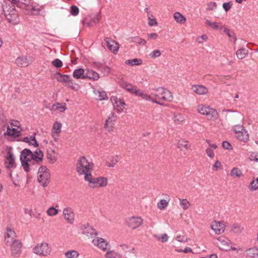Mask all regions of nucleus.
I'll list each match as a JSON object with an SVG mask.
<instances>
[{"label":"nucleus","mask_w":258,"mask_h":258,"mask_svg":"<svg viewBox=\"0 0 258 258\" xmlns=\"http://www.w3.org/2000/svg\"><path fill=\"white\" fill-rule=\"evenodd\" d=\"M119 84L121 88L124 89L128 92L135 94L136 96H140L143 99L151 101L153 103H155L162 106L164 105L163 103H161L157 100L152 99L150 95L144 93L141 90L137 89L136 86H133L131 84L128 83L124 80L119 81Z\"/></svg>","instance_id":"nucleus-1"},{"label":"nucleus","mask_w":258,"mask_h":258,"mask_svg":"<svg viewBox=\"0 0 258 258\" xmlns=\"http://www.w3.org/2000/svg\"><path fill=\"white\" fill-rule=\"evenodd\" d=\"M93 164L89 162L85 156H81L77 160L76 171L79 175L91 174V171L93 168Z\"/></svg>","instance_id":"nucleus-2"},{"label":"nucleus","mask_w":258,"mask_h":258,"mask_svg":"<svg viewBox=\"0 0 258 258\" xmlns=\"http://www.w3.org/2000/svg\"><path fill=\"white\" fill-rule=\"evenodd\" d=\"M5 17L9 23L12 25H18L20 22L18 12L14 5L6 6L4 9Z\"/></svg>","instance_id":"nucleus-3"},{"label":"nucleus","mask_w":258,"mask_h":258,"mask_svg":"<svg viewBox=\"0 0 258 258\" xmlns=\"http://www.w3.org/2000/svg\"><path fill=\"white\" fill-rule=\"evenodd\" d=\"M85 180L88 182V185L91 188H94L97 186L104 187L107 185L108 180L106 177H94L92 174H86Z\"/></svg>","instance_id":"nucleus-4"},{"label":"nucleus","mask_w":258,"mask_h":258,"mask_svg":"<svg viewBox=\"0 0 258 258\" xmlns=\"http://www.w3.org/2000/svg\"><path fill=\"white\" fill-rule=\"evenodd\" d=\"M152 95L155 97L159 100L170 102L173 99V96L171 93L168 90L159 87L154 90Z\"/></svg>","instance_id":"nucleus-5"},{"label":"nucleus","mask_w":258,"mask_h":258,"mask_svg":"<svg viewBox=\"0 0 258 258\" xmlns=\"http://www.w3.org/2000/svg\"><path fill=\"white\" fill-rule=\"evenodd\" d=\"M198 109L201 114L208 116L209 119L211 120H214L218 118V114L215 109L200 105L198 107Z\"/></svg>","instance_id":"nucleus-6"},{"label":"nucleus","mask_w":258,"mask_h":258,"mask_svg":"<svg viewBox=\"0 0 258 258\" xmlns=\"http://www.w3.org/2000/svg\"><path fill=\"white\" fill-rule=\"evenodd\" d=\"M51 248L47 243L37 244L33 248L35 253L42 256H47L51 253Z\"/></svg>","instance_id":"nucleus-7"},{"label":"nucleus","mask_w":258,"mask_h":258,"mask_svg":"<svg viewBox=\"0 0 258 258\" xmlns=\"http://www.w3.org/2000/svg\"><path fill=\"white\" fill-rule=\"evenodd\" d=\"M39 154V156L33 154L32 152L28 149L23 150V157L25 158H26V155H30L31 162L33 161V162L35 163L37 165L40 164L43 159V154L42 151H40Z\"/></svg>","instance_id":"nucleus-8"},{"label":"nucleus","mask_w":258,"mask_h":258,"mask_svg":"<svg viewBox=\"0 0 258 258\" xmlns=\"http://www.w3.org/2000/svg\"><path fill=\"white\" fill-rule=\"evenodd\" d=\"M127 226L132 229H136L143 223V219L140 216H133L126 221Z\"/></svg>","instance_id":"nucleus-9"},{"label":"nucleus","mask_w":258,"mask_h":258,"mask_svg":"<svg viewBox=\"0 0 258 258\" xmlns=\"http://www.w3.org/2000/svg\"><path fill=\"white\" fill-rule=\"evenodd\" d=\"M5 165L8 169H10L16 167L15 157L11 150H9L7 152L5 160Z\"/></svg>","instance_id":"nucleus-10"},{"label":"nucleus","mask_w":258,"mask_h":258,"mask_svg":"<svg viewBox=\"0 0 258 258\" xmlns=\"http://www.w3.org/2000/svg\"><path fill=\"white\" fill-rule=\"evenodd\" d=\"M218 240L219 241L218 246L221 250L227 251L230 250L231 242L228 238L224 236H220L218 238Z\"/></svg>","instance_id":"nucleus-11"},{"label":"nucleus","mask_w":258,"mask_h":258,"mask_svg":"<svg viewBox=\"0 0 258 258\" xmlns=\"http://www.w3.org/2000/svg\"><path fill=\"white\" fill-rule=\"evenodd\" d=\"M80 229L82 233L88 237L92 238L93 236L97 235V233L95 229L88 223L81 225Z\"/></svg>","instance_id":"nucleus-12"},{"label":"nucleus","mask_w":258,"mask_h":258,"mask_svg":"<svg viewBox=\"0 0 258 258\" xmlns=\"http://www.w3.org/2000/svg\"><path fill=\"white\" fill-rule=\"evenodd\" d=\"M93 243L97 246L99 248L103 251H106L109 249L110 245L104 239L101 237H97L92 241Z\"/></svg>","instance_id":"nucleus-13"},{"label":"nucleus","mask_w":258,"mask_h":258,"mask_svg":"<svg viewBox=\"0 0 258 258\" xmlns=\"http://www.w3.org/2000/svg\"><path fill=\"white\" fill-rule=\"evenodd\" d=\"M10 245L12 255L14 256H18L21 252L22 246L21 242L19 240H15Z\"/></svg>","instance_id":"nucleus-14"},{"label":"nucleus","mask_w":258,"mask_h":258,"mask_svg":"<svg viewBox=\"0 0 258 258\" xmlns=\"http://www.w3.org/2000/svg\"><path fill=\"white\" fill-rule=\"evenodd\" d=\"M116 118V115L114 113H110L108 118L105 121L104 127L106 130L109 132L112 131L114 122L115 121Z\"/></svg>","instance_id":"nucleus-15"},{"label":"nucleus","mask_w":258,"mask_h":258,"mask_svg":"<svg viewBox=\"0 0 258 258\" xmlns=\"http://www.w3.org/2000/svg\"><path fill=\"white\" fill-rule=\"evenodd\" d=\"M26 158L23 157V150L21 153L20 161L22 166L25 172H28L30 171V165L29 162H31L30 155H26Z\"/></svg>","instance_id":"nucleus-16"},{"label":"nucleus","mask_w":258,"mask_h":258,"mask_svg":"<svg viewBox=\"0 0 258 258\" xmlns=\"http://www.w3.org/2000/svg\"><path fill=\"white\" fill-rule=\"evenodd\" d=\"M32 60L27 56L18 57L15 61L16 64L20 67H26L32 63Z\"/></svg>","instance_id":"nucleus-17"},{"label":"nucleus","mask_w":258,"mask_h":258,"mask_svg":"<svg viewBox=\"0 0 258 258\" xmlns=\"http://www.w3.org/2000/svg\"><path fill=\"white\" fill-rule=\"evenodd\" d=\"M15 232L11 229H7V232L5 234V242L7 245H10L14 240Z\"/></svg>","instance_id":"nucleus-18"},{"label":"nucleus","mask_w":258,"mask_h":258,"mask_svg":"<svg viewBox=\"0 0 258 258\" xmlns=\"http://www.w3.org/2000/svg\"><path fill=\"white\" fill-rule=\"evenodd\" d=\"M50 176V175L49 172H45L43 174L39 173V176L37 179L38 181L43 187H45L47 185V184L49 182Z\"/></svg>","instance_id":"nucleus-19"},{"label":"nucleus","mask_w":258,"mask_h":258,"mask_svg":"<svg viewBox=\"0 0 258 258\" xmlns=\"http://www.w3.org/2000/svg\"><path fill=\"white\" fill-rule=\"evenodd\" d=\"M104 41L110 50L112 51L113 53H116L118 51L119 47L117 46L118 44L115 41L107 37L104 39Z\"/></svg>","instance_id":"nucleus-20"},{"label":"nucleus","mask_w":258,"mask_h":258,"mask_svg":"<svg viewBox=\"0 0 258 258\" xmlns=\"http://www.w3.org/2000/svg\"><path fill=\"white\" fill-rule=\"evenodd\" d=\"M75 221V213L70 207L66 208V222L70 224H73Z\"/></svg>","instance_id":"nucleus-21"},{"label":"nucleus","mask_w":258,"mask_h":258,"mask_svg":"<svg viewBox=\"0 0 258 258\" xmlns=\"http://www.w3.org/2000/svg\"><path fill=\"white\" fill-rule=\"evenodd\" d=\"M211 228L216 234H219L224 231V225L223 223L214 221L211 225Z\"/></svg>","instance_id":"nucleus-22"},{"label":"nucleus","mask_w":258,"mask_h":258,"mask_svg":"<svg viewBox=\"0 0 258 258\" xmlns=\"http://www.w3.org/2000/svg\"><path fill=\"white\" fill-rule=\"evenodd\" d=\"M99 75L97 72L93 71L92 70L87 69L86 70L85 76L86 79L96 81L99 79Z\"/></svg>","instance_id":"nucleus-23"},{"label":"nucleus","mask_w":258,"mask_h":258,"mask_svg":"<svg viewBox=\"0 0 258 258\" xmlns=\"http://www.w3.org/2000/svg\"><path fill=\"white\" fill-rule=\"evenodd\" d=\"M66 84L72 90L76 91L79 88V85L74 82L71 76L66 75Z\"/></svg>","instance_id":"nucleus-24"},{"label":"nucleus","mask_w":258,"mask_h":258,"mask_svg":"<svg viewBox=\"0 0 258 258\" xmlns=\"http://www.w3.org/2000/svg\"><path fill=\"white\" fill-rule=\"evenodd\" d=\"M194 92L199 95L206 94L208 93V89L203 85H194L191 87Z\"/></svg>","instance_id":"nucleus-25"},{"label":"nucleus","mask_w":258,"mask_h":258,"mask_svg":"<svg viewBox=\"0 0 258 258\" xmlns=\"http://www.w3.org/2000/svg\"><path fill=\"white\" fill-rule=\"evenodd\" d=\"M86 71L82 68L77 69L74 70L73 72V77L75 79H86L85 78Z\"/></svg>","instance_id":"nucleus-26"},{"label":"nucleus","mask_w":258,"mask_h":258,"mask_svg":"<svg viewBox=\"0 0 258 258\" xmlns=\"http://www.w3.org/2000/svg\"><path fill=\"white\" fill-rule=\"evenodd\" d=\"M247 256L251 258H256L258 257V248L257 247H253L246 250Z\"/></svg>","instance_id":"nucleus-27"},{"label":"nucleus","mask_w":258,"mask_h":258,"mask_svg":"<svg viewBox=\"0 0 258 258\" xmlns=\"http://www.w3.org/2000/svg\"><path fill=\"white\" fill-rule=\"evenodd\" d=\"M20 131L18 129L13 128H11L9 126L7 127V132L5 134V135H7L9 136H13L15 137H18L20 136Z\"/></svg>","instance_id":"nucleus-28"},{"label":"nucleus","mask_w":258,"mask_h":258,"mask_svg":"<svg viewBox=\"0 0 258 258\" xmlns=\"http://www.w3.org/2000/svg\"><path fill=\"white\" fill-rule=\"evenodd\" d=\"M119 157L117 155L112 156L106 161V164L108 167H113L118 162Z\"/></svg>","instance_id":"nucleus-29"},{"label":"nucleus","mask_w":258,"mask_h":258,"mask_svg":"<svg viewBox=\"0 0 258 258\" xmlns=\"http://www.w3.org/2000/svg\"><path fill=\"white\" fill-rule=\"evenodd\" d=\"M99 71H101L104 75H108L110 71V68L106 66H103L98 62L95 63Z\"/></svg>","instance_id":"nucleus-30"},{"label":"nucleus","mask_w":258,"mask_h":258,"mask_svg":"<svg viewBox=\"0 0 258 258\" xmlns=\"http://www.w3.org/2000/svg\"><path fill=\"white\" fill-rule=\"evenodd\" d=\"M237 138L243 142H246L249 140V135L246 130L243 131L237 134Z\"/></svg>","instance_id":"nucleus-31"},{"label":"nucleus","mask_w":258,"mask_h":258,"mask_svg":"<svg viewBox=\"0 0 258 258\" xmlns=\"http://www.w3.org/2000/svg\"><path fill=\"white\" fill-rule=\"evenodd\" d=\"M97 96V99L99 100H104L108 99V96L106 92L103 90H97L94 92Z\"/></svg>","instance_id":"nucleus-32"},{"label":"nucleus","mask_w":258,"mask_h":258,"mask_svg":"<svg viewBox=\"0 0 258 258\" xmlns=\"http://www.w3.org/2000/svg\"><path fill=\"white\" fill-rule=\"evenodd\" d=\"M175 20L178 23L184 24L186 22V18L179 12H175L174 14Z\"/></svg>","instance_id":"nucleus-33"},{"label":"nucleus","mask_w":258,"mask_h":258,"mask_svg":"<svg viewBox=\"0 0 258 258\" xmlns=\"http://www.w3.org/2000/svg\"><path fill=\"white\" fill-rule=\"evenodd\" d=\"M111 101H114V103L116 104L117 107H122V108H121V110L123 111V108H124V106L125 105L123 99H118L116 97H113L111 98Z\"/></svg>","instance_id":"nucleus-34"},{"label":"nucleus","mask_w":258,"mask_h":258,"mask_svg":"<svg viewBox=\"0 0 258 258\" xmlns=\"http://www.w3.org/2000/svg\"><path fill=\"white\" fill-rule=\"evenodd\" d=\"M106 258H122V255L114 250H108L105 254Z\"/></svg>","instance_id":"nucleus-35"},{"label":"nucleus","mask_w":258,"mask_h":258,"mask_svg":"<svg viewBox=\"0 0 258 258\" xmlns=\"http://www.w3.org/2000/svg\"><path fill=\"white\" fill-rule=\"evenodd\" d=\"M61 126L62 124L60 122L56 121L54 122L53 125V130L54 132H52V136L53 137H54L55 134L57 135L60 133Z\"/></svg>","instance_id":"nucleus-36"},{"label":"nucleus","mask_w":258,"mask_h":258,"mask_svg":"<svg viewBox=\"0 0 258 258\" xmlns=\"http://www.w3.org/2000/svg\"><path fill=\"white\" fill-rule=\"evenodd\" d=\"M177 147L181 150H183V149L187 150L190 148V145L188 144L187 141L181 139L179 140L177 143Z\"/></svg>","instance_id":"nucleus-37"},{"label":"nucleus","mask_w":258,"mask_h":258,"mask_svg":"<svg viewBox=\"0 0 258 258\" xmlns=\"http://www.w3.org/2000/svg\"><path fill=\"white\" fill-rule=\"evenodd\" d=\"M236 55L239 59L244 58L248 54V50L245 48H241L236 51Z\"/></svg>","instance_id":"nucleus-38"},{"label":"nucleus","mask_w":258,"mask_h":258,"mask_svg":"<svg viewBox=\"0 0 258 258\" xmlns=\"http://www.w3.org/2000/svg\"><path fill=\"white\" fill-rule=\"evenodd\" d=\"M243 229V228L242 227L240 224L238 223H234L231 226V230L235 233L239 234L241 233Z\"/></svg>","instance_id":"nucleus-39"},{"label":"nucleus","mask_w":258,"mask_h":258,"mask_svg":"<svg viewBox=\"0 0 258 258\" xmlns=\"http://www.w3.org/2000/svg\"><path fill=\"white\" fill-rule=\"evenodd\" d=\"M206 24L211 27L212 28L214 29H220L221 30L222 28V26L216 22H212L209 20H207L206 21Z\"/></svg>","instance_id":"nucleus-40"},{"label":"nucleus","mask_w":258,"mask_h":258,"mask_svg":"<svg viewBox=\"0 0 258 258\" xmlns=\"http://www.w3.org/2000/svg\"><path fill=\"white\" fill-rule=\"evenodd\" d=\"M125 63L131 66L140 65L142 63V60L141 59L138 58L128 59L125 61Z\"/></svg>","instance_id":"nucleus-41"},{"label":"nucleus","mask_w":258,"mask_h":258,"mask_svg":"<svg viewBox=\"0 0 258 258\" xmlns=\"http://www.w3.org/2000/svg\"><path fill=\"white\" fill-rule=\"evenodd\" d=\"M249 188L250 190L253 191L258 189V177L254 179L251 181L249 186Z\"/></svg>","instance_id":"nucleus-42"},{"label":"nucleus","mask_w":258,"mask_h":258,"mask_svg":"<svg viewBox=\"0 0 258 258\" xmlns=\"http://www.w3.org/2000/svg\"><path fill=\"white\" fill-rule=\"evenodd\" d=\"M131 41L132 42L137 43L140 45L144 46L146 44V41L145 39H142L138 36L132 37Z\"/></svg>","instance_id":"nucleus-43"},{"label":"nucleus","mask_w":258,"mask_h":258,"mask_svg":"<svg viewBox=\"0 0 258 258\" xmlns=\"http://www.w3.org/2000/svg\"><path fill=\"white\" fill-rule=\"evenodd\" d=\"M78 256L79 253L75 250H70L66 252L67 258H77Z\"/></svg>","instance_id":"nucleus-44"},{"label":"nucleus","mask_w":258,"mask_h":258,"mask_svg":"<svg viewBox=\"0 0 258 258\" xmlns=\"http://www.w3.org/2000/svg\"><path fill=\"white\" fill-rule=\"evenodd\" d=\"M180 201V205L182 208L183 210H186L188 209L189 206H190L189 202L186 199H179Z\"/></svg>","instance_id":"nucleus-45"},{"label":"nucleus","mask_w":258,"mask_h":258,"mask_svg":"<svg viewBox=\"0 0 258 258\" xmlns=\"http://www.w3.org/2000/svg\"><path fill=\"white\" fill-rule=\"evenodd\" d=\"M231 175L233 176H235L236 177H240L242 175V172L239 168L234 167L231 171Z\"/></svg>","instance_id":"nucleus-46"},{"label":"nucleus","mask_w":258,"mask_h":258,"mask_svg":"<svg viewBox=\"0 0 258 258\" xmlns=\"http://www.w3.org/2000/svg\"><path fill=\"white\" fill-rule=\"evenodd\" d=\"M53 78L56 79L58 82H64V75H62L59 72L54 74Z\"/></svg>","instance_id":"nucleus-47"},{"label":"nucleus","mask_w":258,"mask_h":258,"mask_svg":"<svg viewBox=\"0 0 258 258\" xmlns=\"http://www.w3.org/2000/svg\"><path fill=\"white\" fill-rule=\"evenodd\" d=\"M233 130L236 134H237L243 131H245L242 125H236L233 127Z\"/></svg>","instance_id":"nucleus-48"},{"label":"nucleus","mask_w":258,"mask_h":258,"mask_svg":"<svg viewBox=\"0 0 258 258\" xmlns=\"http://www.w3.org/2000/svg\"><path fill=\"white\" fill-rule=\"evenodd\" d=\"M224 31L226 33V34L229 36L230 38H233L234 39V42H235L236 40V38L235 36V35L233 31H231L229 30L228 28H225L224 30Z\"/></svg>","instance_id":"nucleus-49"},{"label":"nucleus","mask_w":258,"mask_h":258,"mask_svg":"<svg viewBox=\"0 0 258 258\" xmlns=\"http://www.w3.org/2000/svg\"><path fill=\"white\" fill-rule=\"evenodd\" d=\"M168 205V202L165 200H161L158 203V208L160 210L164 209Z\"/></svg>","instance_id":"nucleus-50"},{"label":"nucleus","mask_w":258,"mask_h":258,"mask_svg":"<svg viewBox=\"0 0 258 258\" xmlns=\"http://www.w3.org/2000/svg\"><path fill=\"white\" fill-rule=\"evenodd\" d=\"M46 212L47 214L50 216H54L57 214L58 210L53 207H51L47 210Z\"/></svg>","instance_id":"nucleus-51"},{"label":"nucleus","mask_w":258,"mask_h":258,"mask_svg":"<svg viewBox=\"0 0 258 258\" xmlns=\"http://www.w3.org/2000/svg\"><path fill=\"white\" fill-rule=\"evenodd\" d=\"M79 12V9L76 6L73 5L71 7L70 13L72 15L76 16L78 15Z\"/></svg>","instance_id":"nucleus-52"},{"label":"nucleus","mask_w":258,"mask_h":258,"mask_svg":"<svg viewBox=\"0 0 258 258\" xmlns=\"http://www.w3.org/2000/svg\"><path fill=\"white\" fill-rule=\"evenodd\" d=\"M30 143H29V145L33 146L34 147H37L39 146V144L35 138V134H34V136H32L30 137Z\"/></svg>","instance_id":"nucleus-53"},{"label":"nucleus","mask_w":258,"mask_h":258,"mask_svg":"<svg viewBox=\"0 0 258 258\" xmlns=\"http://www.w3.org/2000/svg\"><path fill=\"white\" fill-rule=\"evenodd\" d=\"M52 64L57 68H60L62 66V62L58 58H56L52 61Z\"/></svg>","instance_id":"nucleus-54"},{"label":"nucleus","mask_w":258,"mask_h":258,"mask_svg":"<svg viewBox=\"0 0 258 258\" xmlns=\"http://www.w3.org/2000/svg\"><path fill=\"white\" fill-rule=\"evenodd\" d=\"M101 18L100 12L96 13L92 18V21L95 24L98 23Z\"/></svg>","instance_id":"nucleus-55"},{"label":"nucleus","mask_w":258,"mask_h":258,"mask_svg":"<svg viewBox=\"0 0 258 258\" xmlns=\"http://www.w3.org/2000/svg\"><path fill=\"white\" fill-rule=\"evenodd\" d=\"M161 55V52L159 50L156 49L151 52L149 56L152 58H156Z\"/></svg>","instance_id":"nucleus-56"},{"label":"nucleus","mask_w":258,"mask_h":258,"mask_svg":"<svg viewBox=\"0 0 258 258\" xmlns=\"http://www.w3.org/2000/svg\"><path fill=\"white\" fill-rule=\"evenodd\" d=\"M159 240H160L162 242H165L168 240V236L166 234H163L161 237H158L156 235L155 236Z\"/></svg>","instance_id":"nucleus-57"},{"label":"nucleus","mask_w":258,"mask_h":258,"mask_svg":"<svg viewBox=\"0 0 258 258\" xmlns=\"http://www.w3.org/2000/svg\"><path fill=\"white\" fill-rule=\"evenodd\" d=\"M148 20H149L148 25L150 26H156L157 25V20H156V19H155V18L151 19V17L149 16H148Z\"/></svg>","instance_id":"nucleus-58"},{"label":"nucleus","mask_w":258,"mask_h":258,"mask_svg":"<svg viewBox=\"0 0 258 258\" xmlns=\"http://www.w3.org/2000/svg\"><path fill=\"white\" fill-rule=\"evenodd\" d=\"M222 147H223V148H224L225 149L229 150H231L232 149L231 144L227 141L223 142Z\"/></svg>","instance_id":"nucleus-59"},{"label":"nucleus","mask_w":258,"mask_h":258,"mask_svg":"<svg viewBox=\"0 0 258 258\" xmlns=\"http://www.w3.org/2000/svg\"><path fill=\"white\" fill-rule=\"evenodd\" d=\"M208 39V36L206 35H202L197 38V41L199 43H202L204 41Z\"/></svg>","instance_id":"nucleus-60"},{"label":"nucleus","mask_w":258,"mask_h":258,"mask_svg":"<svg viewBox=\"0 0 258 258\" xmlns=\"http://www.w3.org/2000/svg\"><path fill=\"white\" fill-rule=\"evenodd\" d=\"M232 4L231 2L225 3L223 4V9L226 12H228L231 8Z\"/></svg>","instance_id":"nucleus-61"},{"label":"nucleus","mask_w":258,"mask_h":258,"mask_svg":"<svg viewBox=\"0 0 258 258\" xmlns=\"http://www.w3.org/2000/svg\"><path fill=\"white\" fill-rule=\"evenodd\" d=\"M183 117L180 114H175L174 116V119L175 122H182L183 121Z\"/></svg>","instance_id":"nucleus-62"},{"label":"nucleus","mask_w":258,"mask_h":258,"mask_svg":"<svg viewBox=\"0 0 258 258\" xmlns=\"http://www.w3.org/2000/svg\"><path fill=\"white\" fill-rule=\"evenodd\" d=\"M207 155L210 158H213L214 157V153L213 150L211 148H207L206 150Z\"/></svg>","instance_id":"nucleus-63"},{"label":"nucleus","mask_w":258,"mask_h":258,"mask_svg":"<svg viewBox=\"0 0 258 258\" xmlns=\"http://www.w3.org/2000/svg\"><path fill=\"white\" fill-rule=\"evenodd\" d=\"M45 172H49L46 166H41V167H39V170H38L39 174V173L43 174Z\"/></svg>","instance_id":"nucleus-64"}]
</instances>
